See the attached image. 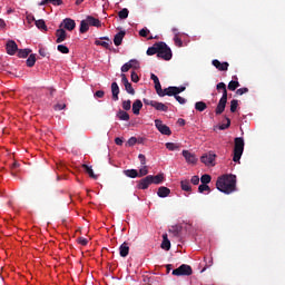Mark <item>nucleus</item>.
<instances>
[{
	"mask_svg": "<svg viewBox=\"0 0 285 285\" xmlns=\"http://www.w3.org/2000/svg\"><path fill=\"white\" fill-rule=\"evenodd\" d=\"M216 155L213 151H209L208 154H205L202 158L200 161L205 164L206 166H215V160H216Z\"/></svg>",
	"mask_w": 285,
	"mask_h": 285,
	"instance_id": "8",
	"label": "nucleus"
},
{
	"mask_svg": "<svg viewBox=\"0 0 285 285\" xmlns=\"http://www.w3.org/2000/svg\"><path fill=\"white\" fill-rule=\"evenodd\" d=\"M249 91V89L247 87H243L236 90V95L237 96H244L245 94H247Z\"/></svg>",
	"mask_w": 285,
	"mask_h": 285,
	"instance_id": "49",
	"label": "nucleus"
},
{
	"mask_svg": "<svg viewBox=\"0 0 285 285\" xmlns=\"http://www.w3.org/2000/svg\"><path fill=\"white\" fill-rule=\"evenodd\" d=\"M124 175L129 178H137L139 176V173L136 169H127L124 170Z\"/></svg>",
	"mask_w": 285,
	"mask_h": 285,
	"instance_id": "28",
	"label": "nucleus"
},
{
	"mask_svg": "<svg viewBox=\"0 0 285 285\" xmlns=\"http://www.w3.org/2000/svg\"><path fill=\"white\" fill-rule=\"evenodd\" d=\"M183 156L188 164L195 165L197 163V158L195 157V155L189 153L187 149H184Z\"/></svg>",
	"mask_w": 285,
	"mask_h": 285,
	"instance_id": "14",
	"label": "nucleus"
},
{
	"mask_svg": "<svg viewBox=\"0 0 285 285\" xmlns=\"http://www.w3.org/2000/svg\"><path fill=\"white\" fill-rule=\"evenodd\" d=\"M158 58L166 61L173 59V50L165 42H158Z\"/></svg>",
	"mask_w": 285,
	"mask_h": 285,
	"instance_id": "4",
	"label": "nucleus"
},
{
	"mask_svg": "<svg viewBox=\"0 0 285 285\" xmlns=\"http://www.w3.org/2000/svg\"><path fill=\"white\" fill-rule=\"evenodd\" d=\"M119 94H120V89L117 82H111V99L114 101H118L119 100Z\"/></svg>",
	"mask_w": 285,
	"mask_h": 285,
	"instance_id": "12",
	"label": "nucleus"
},
{
	"mask_svg": "<svg viewBox=\"0 0 285 285\" xmlns=\"http://www.w3.org/2000/svg\"><path fill=\"white\" fill-rule=\"evenodd\" d=\"M148 174H149L148 166H141L138 173V177H144V176H147Z\"/></svg>",
	"mask_w": 285,
	"mask_h": 285,
	"instance_id": "42",
	"label": "nucleus"
},
{
	"mask_svg": "<svg viewBox=\"0 0 285 285\" xmlns=\"http://www.w3.org/2000/svg\"><path fill=\"white\" fill-rule=\"evenodd\" d=\"M129 17V10L128 8H122L121 10L118 11V18L121 20L128 19Z\"/></svg>",
	"mask_w": 285,
	"mask_h": 285,
	"instance_id": "31",
	"label": "nucleus"
},
{
	"mask_svg": "<svg viewBox=\"0 0 285 285\" xmlns=\"http://www.w3.org/2000/svg\"><path fill=\"white\" fill-rule=\"evenodd\" d=\"M95 97L98 98V99H102L105 97V91L104 90H98L95 94Z\"/></svg>",
	"mask_w": 285,
	"mask_h": 285,
	"instance_id": "61",
	"label": "nucleus"
},
{
	"mask_svg": "<svg viewBox=\"0 0 285 285\" xmlns=\"http://www.w3.org/2000/svg\"><path fill=\"white\" fill-rule=\"evenodd\" d=\"M96 45L97 46H102V48H105V49H109L110 48V43L109 42H105V41L97 40Z\"/></svg>",
	"mask_w": 285,
	"mask_h": 285,
	"instance_id": "54",
	"label": "nucleus"
},
{
	"mask_svg": "<svg viewBox=\"0 0 285 285\" xmlns=\"http://www.w3.org/2000/svg\"><path fill=\"white\" fill-rule=\"evenodd\" d=\"M209 190H210V187H209L207 184H202V185L198 187V191H199V193L209 191Z\"/></svg>",
	"mask_w": 285,
	"mask_h": 285,
	"instance_id": "50",
	"label": "nucleus"
},
{
	"mask_svg": "<svg viewBox=\"0 0 285 285\" xmlns=\"http://www.w3.org/2000/svg\"><path fill=\"white\" fill-rule=\"evenodd\" d=\"M217 90L218 91L223 90V97L220 98L219 104H218V106L215 110L216 116H220L225 111L227 100H228V91H227V88H226V83L225 82H219L217 85Z\"/></svg>",
	"mask_w": 285,
	"mask_h": 285,
	"instance_id": "2",
	"label": "nucleus"
},
{
	"mask_svg": "<svg viewBox=\"0 0 285 285\" xmlns=\"http://www.w3.org/2000/svg\"><path fill=\"white\" fill-rule=\"evenodd\" d=\"M158 49H159V42L153 45V47H149L146 51V53L148 56H154L157 55L158 56Z\"/></svg>",
	"mask_w": 285,
	"mask_h": 285,
	"instance_id": "27",
	"label": "nucleus"
},
{
	"mask_svg": "<svg viewBox=\"0 0 285 285\" xmlns=\"http://www.w3.org/2000/svg\"><path fill=\"white\" fill-rule=\"evenodd\" d=\"M239 86L240 83L237 80H232L229 81V85H227V90L235 92Z\"/></svg>",
	"mask_w": 285,
	"mask_h": 285,
	"instance_id": "29",
	"label": "nucleus"
},
{
	"mask_svg": "<svg viewBox=\"0 0 285 285\" xmlns=\"http://www.w3.org/2000/svg\"><path fill=\"white\" fill-rule=\"evenodd\" d=\"M151 184L159 185L164 183V174H158L156 176L150 175Z\"/></svg>",
	"mask_w": 285,
	"mask_h": 285,
	"instance_id": "24",
	"label": "nucleus"
},
{
	"mask_svg": "<svg viewBox=\"0 0 285 285\" xmlns=\"http://www.w3.org/2000/svg\"><path fill=\"white\" fill-rule=\"evenodd\" d=\"M129 61H135V62H131V68H134V69H139L140 68V63H139L138 60L131 59Z\"/></svg>",
	"mask_w": 285,
	"mask_h": 285,
	"instance_id": "60",
	"label": "nucleus"
},
{
	"mask_svg": "<svg viewBox=\"0 0 285 285\" xmlns=\"http://www.w3.org/2000/svg\"><path fill=\"white\" fill-rule=\"evenodd\" d=\"M174 41L176 46L183 47V41L180 38H178V35L175 36Z\"/></svg>",
	"mask_w": 285,
	"mask_h": 285,
	"instance_id": "59",
	"label": "nucleus"
},
{
	"mask_svg": "<svg viewBox=\"0 0 285 285\" xmlns=\"http://www.w3.org/2000/svg\"><path fill=\"white\" fill-rule=\"evenodd\" d=\"M154 109L161 112H168V106L159 101H156Z\"/></svg>",
	"mask_w": 285,
	"mask_h": 285,
	"instance_id": "26",
	"label": "nucleus"
},
{
	"mask_svg": "<svg viewBox=\"0 0 285 285\" xmlns=\"http://www.w3.org/2000/svg\"><path fill=\"white\" fill-rule=\"evenodd\" d=\"M63 26V28L68 31H72L76 28V22L75 20H71V18H65L62 20L60 28Z\"/></svg>",
	"mask_w": 285,
	"mask_h": 285,
	"instance_id": "11",
	"label": "nucleus"
},
{
	"mask_svg": "<svg viewBox=\"0 0 285 285\" xmlns=\"http://www.w3.org/2000/svg\"><path fill=\"white\" fill-rule=\"evenodd\" d=\"M164 97H176V87H168L163 89Z\"/></svg>",
	"mask_w": 285,
	"mask_h": 285,
	"instance_id": "23",
	"label": "nucleus"
},
{
	"mask_svg": "<svg viewBox=\"0 0 285 285\" xmlns=\"http://www.w3.org/2000/svg\"><path fill=\"white\" fill-rule=\"evenodd\" d=\"M56 37H57L56 42L61 43L67 39V32L60 27V29L56 31Z\"/></svg>",
	"mask_w": 285,
	"mask_h": 285,
	"instance_id": "15",
	"label": "nucleus"
},
{
	"mask_svg": "<svg viewBox=\"0 0 285 285\" xmlns=\"http://www.w3.org/2000/svg\"><path fill=\"white\" fill-rule=\"evenodd\" d=\"M213 65L220 71H227L229 63L228 62H220L219 60H213Z\"/></svg>",
	"mask_w": 285,
	"mask_h": 285,
	"instance_id": "18",
	"label": "nucleus"
},
{
	"mask_svg": "<svg viewBox=\"0 0 285 285\" xmlns=\"http://www.w3.org/2000/svg\"><path fill=\"white\" fill-rule=\"evenodd\" d=\"M87 22L89 23V26H92V27H97V28L101 27L100 20L98 18H94V16H87Z\"/></svg>",
	"mask_w": 285,
	"mask_h": 285,
	"instance_id": "20",
	"label": "nucleus"
},
{
	"mask_svg": "<svg viewBox=\"0 0 285 285\" xmlns=\"http://www.w3.org/2000/svg\"><path fill=\"white\" fill-rule=\"evenodd\" d=\"M195 109L199 112H203L207 109V105L204 101H197L195 105Z\"/></svg>",
	"mask_w": 285,
	"mask_h": 285,
	"instance_id": "34",
	"label": "nucleus"
},
{
	"mask_svg": "<svg viewBox=\"0 0 285 285\" xmlns=\"http://www.w3.org/2000/svg\"><path fill=\"white\" fill-rule=\"evenodd\" d=\"M36 62H37L36 55H30L29 58L26 61L27 66L30 67V68L35 67Z\"/></svg>",
	"mask_w": 285,
	"mask_h": 285,
	"instance_id": "37",
	"label": "nucleus"
},
{
	"mask_svg": "<svg viewBox=\"0 0 285 285\" xmlns=\"http://www.w3.org/2000/svg\"><path fill=\"white\" fill-rule=\"evenodd\" d=\"M19 168H20V164L17 163V161H14V163L10 166L11 175H12L13 177H17V176H18Z\"/></svg>",
	"mask_w": 285,
	"mask_h": 285,
	"instance_id": "30",
	"label": "nucleus"
},
{
	"mask_svg": "<svg viewBox=\"0 0 285 285\" xmlns=\"http://www.w3.org/2000/svg\"><path fill=\"white\" fill-rule=\"evenodd\" d=\"M155 126L161 135H165V136L173 135L170 127H168V125L164 124V121L161 119H155Z\"/></svg>",
	"mask_w": 285,
	"mask_h": 285,
	"instance_id": "6",
	"label": "nucleus"
},
{
	"mask_svg": "<svg viewBox=\"0 0 285 285\" xmlns=\"http://www.w3.org/2000/svg\"><path fill=\"white\" fill-rule=\"evenodd\" d=\"M63 109H66V104H63V102H58V104H56V105L53 106V110H55V111H61V110H63Z\"/></svg>",
	"mask_w": 285,
	"mask_h": 285,
	"instance_id": "46",
	"label": "nucleus"
},
{
	"mask_svg": "<svg viewBox=\"0 0 285 285\" xmlns=\"http://www.w3.org/2000/svg\"><path fill=\"white\" fill-rule=\"evenodd\" d=\"M149 33H150V31L148 29H141L139 31V36L142 38H147Z\"/></svg>",
	"mask_w": 285,
	"mask_h": 285,
	"instance_id": "56",
	"label": "nucleus"
},
{
	"mask_svg": "<svg viewBox=\"0 0 285 285\" xmlns=\"http://www.w3.org/2000/svg\"><path fill=\"white\" fill-rule=\"evenodd\" d=\"M245 141L243 137L234 138V163H239L244 154Z\"/></svg>",
	"mask_w": 285,
	"mask_h": 285,
	"instance_id": "3",
	"label": "nucleus"
},
{
	"mask_svg": "<svg viewBox=\"0 0 285 285\" xmlns=\"http://www.w3.org/2000/svg\"><path fill=\"white\" fill-rule=\"evenodd\" d=\"M116 116L121 121H129L130 120V115L127 111L121 110V109L118 110Z\"/></svg>",
	"mask_w": 285,
	"mask_h": 285,
	"instance_id": "21",
	"label": "nucleus"
},
{
	"mask_svg": "<svg viewBox=\"0 0 285 285\" xmlns=\"http://www.w3.org/2000/svg\"><path fill=\"white\" fill-rule=\"evenodd\" d=\"M35 24L38 29L43 30V31H48L46 20H36Z\"/></svg>",
	"mask_w": 285,
	"mask_h": 285,
	"instance_id": "32",
	"label": "nucleus"
},
{
	"mask_svg": "<svg viewBox=\"0 0 285 285\" xmlns=\"http://www.w3.org/2000/svg\"><path fill=\"white\" fill-rule=\"evenodd\" d=\"M165 146H166V148H167L168 150H170V151H175V150L178 149V146L175 145V142H166Z\"/></svg>",
	"mask_w": 285,
	"mask_h": 285,
	"instance_id": "47",
	"label": "nucleus"
},
{
	"mask_svg": "<svg viewBox=\"0 0 285 285\" xmlns=\"http://www.w3.org/2000/svg\"><path fill=\"white\" fill-rule=\"evenodd\" d=\"M161 248L165 250H170V239H168V234L163 235Z\"/></svg>",
	"mask_w": 285,
	"mask_h": 285,
	"instance_id": "25",
	"label": "nucleus"
},
{
	"mask_svg": "<svg viewBox=\"0 0 285 285\" xmlns=\"http://www.w3.org/2000/svg\"><path fill=\"white\" fill-rule=\"evenodd\" d=\"M190 181L194 184V185H198L199 184V177L198 176H193Z\"/></svg>",
	"mask_w": 285,
	"mask_h": 285,
	"instance_id": "64",
	"label": "nucleus"
},
{
	"mask_svg": "<svg viewBox=\"0 0 285 285\" xmlns=\"http://www.w3.org/2000/svg\"><path fill=\"white\" fill-rule=\"evenodd\" d=\"M155 90L158 97L164 98V89L160 81L155 83Z\"/></svg>",
	"mask_w": 285,
	"mask_h": 285,
	"instance_id": "35",
	"label": "nucleus"
},
{
	"mask_svg": "<svg viewBox=\"0 0 285 285\" xmlns=\"http://www.w3.org/2000/svg\"><path fill=\"white\" fill-rule=\"evenodd\" d=\"M130 80H131L134 83H138V82L140 81V78H139V76H138L137 72L131 71V73H130Z\"/></svg>",
	"mask_w": 285,
	"mask_h": 285,
	"instance_id": "44",
	"label": "nucleus"
},
{
	"mask_svg": "<svg viewBox=\"0 0 285 285\" xmlns=\"http://www.w3.org/2000/svg\"><path fill=\"white\" fill-rule=\"evenodd\" d=\"M138 159L140 161L141 167L147 165V158L145 155H142V154L138 155Z\"/></svg>",
	"mask_w": 285,
	"mask_h": 285,
	"instance_id": "51",
	"label": "nucleus"
},
{
	"mask_svg": "<svg viewBox=\"0 0 285 285\" xmlns=\"http://www.w3.org/2000/svg\"><path fill=\"white\" fill-rule=\"evenodd\" d=\"M144 107V104L140 99H136L134 102H132V114L135 116H139L140 115V110L142 109Z\"/></svg>",
	"mask_w": 285,
	"mask_h": 285,
	"instance_id": "13",
	"label": "nucleus"
},
{
	"mask_svg": "<svg viewBox=\"0 0 285 285\" xmlns=\"http://www.w3.org/2000/svg\"><path fill=\"white\" fill-rule=\"evenodd\" d=\"M132 62H136V61H128L127 63L121 66L120 68L121 72H128L132 68Z\"/></svg>",
	"mask_w": 285,
	"mask_h": 285,
	"instance_id": "41",
	"label": "nucleus"
},
{
	"mask_svg": "<svg viewBox=\"0 0 285 285\" xmlns=\"http://www.w3.org/2000/svg\"><path fill=\"white\" fill-rule=\"evenodd\" d=\"M121 107L125 111H129L131 109V100H124Z\"/></svg>",
	"mask_w": 285,
	"mask_h": 285,
	"instance_id": "43",
	"label": "nucleus"
},
{
	"mask_svg": "<svg viewBox=\"0 0 285 285\" xmlns=\"http://www.w3.org/2000/svg\"><path fill=\"white\" fill-rule=\"evenodd\" d=\"M175 97V99L177 100V102L179 104V105H185L186 104V99L185 98H183V97H180V96H178V95H176V96H174Z\"/></svg>",
	"mask_w": 285,
	"mask_h": 285,
	"instance_id": "57",
	"label": "nucleus"
},
{
	"mask_svg": "<svg viewBox=\"0 0 285 285\" xmlns=\"http://www.w3.org/2000/svg\"><path fill=\"white\" fill-rule=\"evenodd\" d=\"M142 101H144V105L150 106L153 108H155L156 102H157L156 100H150V99H146V98Z\"/></svg>",
	"mask_w": 285,
	"mask_h": 285,
	"instance_id": "52",
	"label": "nucleus"
},
{
	"mask_svg": "<svg viewBox=\"0 0 285 285\" xmlns=\"http://www.w3.org/2000/svg\"><path fill=\"white\" fill-rule=\"evenodd\" d=\"M120 77H121V83L125 86L126 92L130 96H135L136 90L134 89L132 85L129 82L127 76L125 73H121Z\"/></svg>",
	"mask_w": 285,
	"mask_h": 285,
	"instance_id": "7",
	"label": "nucleus"
},
{
	"mask_svg": "<svg viewBox=\"0 0 285 285\" xmlns=\"http://www.w3.org/2000/svg\"><path fill=\"white\" fill-rule=\"evenodd\" d=\"M130 247L128 246V243L124 242L119 246V255L120 257H127L129 255Z\"/></svg>",
	"mask_w": 285,
	"mask_h": 285,
	"instance_id": "17",
	"label": "nucleus"
},
{
	"mask_svg": "<svg viewBox=\"0 0 285 285\" xmlns=\"http://www.w3.org/2000/svg\"><path fill=\"white\" fill-rule=\"evenodd\" d=\"M151 184H153L151 175H149L138 181L137 188L138 189H148Z\"/></svg>",
	"mask_w": 285,
	"mask_h": 285,
	"instance_id": "10",
	"label": "nucleus"
},
{
	"mask_svg": "<svg viewBox=\"0 0 285 285\" xmlns=\"http://www.w3.org/2000/svg\"><path fill=\"white\" fill-rule=\"evenodd\" d=\"M200 181L203 185H207L212 181V177L209 175H203L202 178H200Z\"/></svg>",
	"mask_w": 285,
	"mask_h": 285,
	"instance_id": "45",
	"label": "nucleus"
},
{
	"mask_svg": "<svg viewBox=\"0 0 285 285\" xmlns=\"http://www.w3.org/2000/svg\"><path fill=\"white\" fill-rule=\"evenodd\" d=\"M126 36L125 31H119L117 35L114 36V45L116 47L121 46L122 45V40Z\"/></svg>",
	"mask_w": 285,
	"mask_h": 285,
	"instance_id": "16",
	"label": "nucleus"
},
{
	"mask_svg": "<svg viewBox=\"0 0 285 285\" xmlns=\"http://www.w3.org/2000/svg\"><path fill=\"white\" fill-rule=\"evenodd\" d=\"M218 190L229 195L237 190V177L235 175H224L216 183Z\"/></svg>",
	"mask_w": 285,
	"mask_h": 285,
	"instance_id": "1",
	"label": "nucleus"
},
{
	"mask_svg": "<svg viewBox=\"0 0 285 285\" xmlns=\"http://www.w3.org/2000/svg\"><path fill=\"white\" fill-rule=\"evenodd\" d=\"M237 108H238V100L233 99L230 102L229 111H232V114H235L237 111Z\"/></svg>",
	"mask_w": 285,
	"mask_h": 285,
	"instance_id": "40",
	"label": "nucleus"
},
{
	"mask_svg": "<svg viewBox=\"0 0 285 285\" xmlns=\"http://www.w3.org/2000/svg\"><path fill=\"white\" fill-rule=\"evenodd\" d=\"M78 243H79L81 246H87V245H88V239L85 238V237H79V238H78Z\"/></svg>",
	"mask_w": 285,
	"mask_h": 285,
	"instance_id": "58",
	"label": "nucleus"
},
{
	"mask_svg": "<svg viewBox=\"0 0 285 285\" xmlns=\"http://www.w3.org/2000/svg\"><path fill=\"white\" fill-rule=\"evenodd\" d=\"M137 144V137H130L129 140H127V145L129 147H132Z\"/></svg>",
	"mask_w": 285,
	"mask_h": 285,
	"instance_id": "55",
	"label": "nucleus"
},
{
	"mask_svg": "<svg viewBox=\"0 0 285 285\" xmlns=\"http://www.w3.org/2000/svg\"><path fill=\"white\" fill-rule=\"evenodd\" d=\"M226 120H227V124H222L219 126V130H226L230 127V118H226Z\"/></svg>",
	"mask_w": 285,
	"mask_h": 285,
	"instance_id": "53",
	"label": "nucleus"
},
{
	"mask_svg": "<svg viewBox=\"0 0 285 285\" xmlns=\"http://www.w3.org/2000/svg\"><path fill=\"white\" fill-rule=\"evenodd\" d=\"M157 195L160 198H166V197H168V195H170V189L168 187L161 186L158 188Z\"/></svg>",
	"mask_w": 285,
	"mask_h": 285,
	"instance_id": "22",
	"label": "nucleus"
},
{
	"mask_svg": "<svg viewBox=\"0 0 285 285\" xmlns=\"http://www.w3.org/2000/svg\"><path fill=\"white\" fill-rule=\"evenodd\" d=\"M186 90V87H176V90H175V95L177 96V95H179V94H181V92H184Z\"/></svg>",
	"mask_w": 285,
	"mask_h": 285,
	"instance_id": "62",
	"label": "nucleus"
},
{
	"mask_svg": "<svg viewBox=\"0 0 285 285\" xmlns=\"http://www.w3.org/2000/svg\"><path fill=\"white\" fill-rule=\"evenodd\" d=\"M89 23L87 20H81L80 22V33H86L89 30Z\"/></svg>",
	"mask_w": 285,
	"mask_h": 285,
	"instance_id": "38",
	"label": "nucleus"
},
{
	"mask_svg": "<svg viewBox=\"0 0 285 285\" xmlns=\"http://www.w3.org/2000/svg\"><path fill=\"white\" fill-rule=\"evenodd\" d=\"M31 52H32V50H30V49H21V50H18V57L19 58H28Z\"/></svg>",
	"mask_w": 285,
	"mask_h": 285,
	"instance_id": "36",
	"label": "nucleus"
},
{
	"mask_svg": "<svg viewBox=\"0 0 285 285\" xmlns=\"http://www.w3.org/2000/svg\"><path fill=\"white\" fill-rule=\"evenodd\" d=\"M180 186H181V189L185 190V191H190L191 190V186L189 184V180H181L180 181Z\"/></svg>",
	"mask_w": 285,
	"mask_h": 285,
	"instance_id": "39",
	"label": "nucleus"
},
{
	"mask_svg": "<svg viewBox=\"0 0 285 285\" xmlns=\"http://www.w3.org/2000/svg\"><path fill=\"white\" fill-rule=\"evenodd\" d=\"M39 55L42 57H48V51L46 50V48H40L39 49Z\"/></svg>",
	"mask_w": 285,
	"mask_h": 285,
	"instance_id": "63",
	"label": "nucleus"
},
{
	"mask_svg": "<svg viewBox=\"0 0 285 285\" xmlns=\"http://www.w3.org/2000/svg\"><path fill=\"white\" fill-rule=\"evenodd\" d=\"M47 4H52L55 7H59L62 4V0H42L38 3L39 7H45Z\"/></svg>",
	"mask_w": 285,
	"mask_h": 285,
	"instance_id": "19",
	"label": "nucleus"
},
{
	"mask_svg": "<svg viewBox=\"0 0 285 285\" xmlns=\"http://www.w3.org/2000/svg\"><path fill=\"white\" fill-rule=\"evenodd\" d=\"M171 274L174 276H190L193 274V269L190 265H180L176 269H173Z\"/></svg>",
	"mask_w": 285,
	"mask_h": 285,
	"instance_id": "5",
	"label": "nucleus"
},
{
	"mask_svg": "<svg viewBox=\"0 0 285 285\" xmlns=\"http://www.w3.org/2000/svg\"><path fill=\"white\" fill-rule=\"evenodd\" d=\"M57 50H58L59 52L63 53V55L69 53V49H68L66 46H63V45H59V46L57 47Z\"/></svg>",
	"mask_w": 285,
	"mask_h": 285,
	"instance_id": "48",
	"label": "nucleus"
},
{
	"mask_svg": "<svg viewBox=\"0 0 285 285\" xmlns=\"http://www.w3.org/2000/svg\"><path fill=\"white\" fill-rule=\"evenodd\" d=\"M82 168L85 169V171L94 179H97L98 176L95 175L92 167L88 166V165H82Z\"/></svg>",
	"mask_w": 285,
	"mask_h": 285,
	"instance_id": "33",
	"label": "nucleus"
},
{
	"mask_svg": "<svg viewBox=\"0 0 285 285\" xmlns=\"http://www.w3.org/2000/svg\"><path fill=\"white\" fill-rule=\"evenodd\" d=\"M6 51L9 56H13L17 53V51H19L18 45L16 41L9 40L6 43Z\"/></svg>",
	"mask_w": 285,
	"mask_h": 285,
	"instance_id": "9",
	"label": "nucleus"
}]
</instances>
